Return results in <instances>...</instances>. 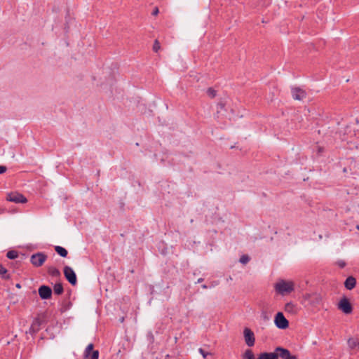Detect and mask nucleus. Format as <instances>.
Returning a JSON list of instances; mask_svg holds the SVG:
<instances>
[{
  "instance_id": "obj_1",
  "label": "nucleus",
  "mask_w": 359,
  "mask_h": 359,
  "mask_svg": "<svg viewBox=\"0 0 359 359\" xmlns=\"http://www.w3.org/2000/svg\"><path fill=\"white\" fill-rule=\"evenodd\" d=\"M276 291L281 295H285L294 290V283L280 280L275 285Z\"/></svg>"
},
{
  "instance_id": "obj_2",
  "label": "nucleus",
  "mask_w": 359,
  "mask_h": 359,
  "mask_svg": "<svg viewBox=\"0 0 359 359\" xmlns=\"http://www.w3.org/2000/svg\"><path fill=\"white\" fill-rule=\"evenodd\" d=\"M47 259V256L43 252H37L33 254L30 257L32 264L35 267L41 266Z\"/></svg>"
},
{
  "instance_id": "obj_3",
  "label": "nucleus",
  "mask_w": 359,
  "mask_h": 359,
  "mask_svg": "<svg viewBox=\"0 0 359 359\" xmlns=\"http://www.w3.org/2000/svg\"><path fill=\"white\" fill-rule=\"evenodd\" d=\"M6 200L15 203H25L27 201V198L22 194L16 191L8 193Z\"/></svg>"
},
{
  "instance_id": "obj_4",
  "label": "nucleus",
  "mask_w": 359,
  "mask_h": 359,
  "mask_svg": "<svg viewBox=\"0 0 359 359\" xmlns=\"http://www.w3.org/2000/svg\"><path fill=\"white\" fill-rule=\"evenodd\" d=\"M274 323L276 326L279 329H286L289 326L288 320L285 318L281 312L277 313L275 316Z\"/></svg>"
},
{
  "instance_id": "obj_5",
  "label": "nucleus",
  "mask_w": 359,
  "mask_h": 359,
  "mask_svg": "<svg viewBox=\"0 0 359 359\" xmlns=\"http://www.w3.org/2000/svg\"><path fill=\"white\" fill-rule=\"evenodd\" d=\"M64 275L70 284L72 285L76 284L77 280L76 273L70 266H65L64 267Z\"/></svg>"
},
{
  "instance_id": "obj_6",
  "label": "nucleus",
  "mask_w": 359,
  "mask_h": 359,
  "mask_svg": "<svg viewBox=\"0 0 359 359\" xmlns=\"http://www.w3.org/2000/svg\"><path fill=\"white\" fill-rule=\"evenodd\" d=\"M243 335L245 344L252 347L255 345V337L254 332L248 327H245L243 330Z\"/></svg>"
},
{
  "instance_id": "obj_7",
  "label": "nucleus",
  "mask_w": 359,
  "mask_h": 359,
  "mask_svg": "<svg viewBox=\"0 0 359 359\" xmlns=\"http://www.w3.org/2000/svg\"><path fill=\"white\" fill-rule=\"evenodd\" d=\"M338 308L342 311L345 314H349L352 312L353 308L348 299L346 297L342 298L339 304Z\"/></svg>"
},
{
  "instance_id": "obj_8",
  "label": "nucleus",
  "mask_w": 359,
  "mask_h": 359,
  "mask_svg": "<svg viewBox=\"0 0 359 359\" xmlns=\"http://www.w3.org/2000/svg\"><path fill=\"white\" fill-rule=\"evenodd\" d=\"M291 93L293 99L296 100H302L306 97V91L299 87L292 88Z\"/></svg>"
},
{
  "instance_id": "obj_9",
  "label": "nucleus",
  "mask_w": 359,
  "mask_h": 359,
  "mask_svg": "<svg viewBox=\"0 0 359 359\" xmlns=\"http://www.w3.org/2000/svg\"><path fill=\"white\" fill-rule=\"evenodd\" d=\"M39 294L42 299H48L51 297L52 290L49 286L41 285L39 288Z\"/></svg>"
},
{
  "instance_id": "obj_10",
  "label": "nucleus",
  "mask_w": 359,
  "mask_h": 359,
  "mask_svg": "<svg viewBox=\"0 0 359 359\" xmlns=\"http://www.w3.org/2000/svg\"><path fill=\"white\" fill-rule=\"evenodd\" d=\"M276 352L278 353V357L282 359H297L295 355H291L289 350L280 346L276 348Z\"/></svg>"
},
{
  "instance_id": "obj_11",
  "label": "nucleus",
  "mask_w": 359,
  "mask_h": 359,
  "mask_svg": "<svg viewBox=\"0 0 359 359\" xmlns=\"http://www.w3.org/2000/svg\"><path fill=\"white\" fill-rule=\"evenodd\" d=\"M356 285V279L353 276L348 277L345 282L344 286L347 290H352L355 287Z\"/></svg>"
},
{
  "instance_id": "obj_12",
  "label": "nucleus",
  "mask_w": 359,
  "mask_h": 359,
  "mask_svg": "<svg viewBox=\"0 0 359 359\" xmlns=\"http://www.w3.org/2000/svg\"><path fill=\"white\" fill-rule=\"evenodd\" d=\"M257 359H278V353H261Z\"/></svg>"
},
{
  "instance_id": "obj_13",
  "label": "nucleus",
  "mask_w": 359,
  "mask_h": 359,
  "mask_svg": "<svg viewBox=\"0 0 359 359\" xmlns=\"http://www.w3.org/2000/svg\"><path fill=\"white\" fill-rule=\"evenodd\" d=\"M309 297H310V302L313 306L318 305L322 302V297L319 294H314L310 295Z\"/></svg>"
},
{
  "instance_id": "obj_14",
  "label": "nucleus",
  "mask_w": 359,
  "mask_h": 359,
  "mask_svg": "<svg viewBox=\"0 0 359 359\" xmlns=\"http://www.w3.org/2000/svg\"><path fill=\"white\" fill-rule=\"evenodd\" d=\"M48 273L50 276L53 277H59L60 276V271L55 268V266H49L48 268Z\"/></svg>"
},
{
  "instance_id": "obj_15",
  "label": "nucleus",
  "mask_w": 359,
  "mask_h": 359,
  "mask_svg": "<svg viewBox=\"0 0 359 359\" xmlns=\"http://www.w3.org/2000/svg\"><path fill=\"white\" fill-rule=\"evenodd\" d=\"M348 344L351 349H355L359 347V341L355 338H350L348 340Z\"/></svg>"
},
{
  "instance_id": "obj_16",
  "label": "nucleus",
  "mask_w": 359,
  "mask_h": 359,
  "mask_svg": "<svg viewBox=\"0 0 359 359\" xmlns=\"http://www.w3.org/2000/svg\"><path fill=\"white\" fill-rule=\"evenodd\" d=\"M55 250L56 251V252L60 255L61 257H66L67 256V250L64 248L63 247H61V246H55Z\"/></svg>"
},
{
  "instance_id": "obj_17",
  "label": "nucleus",
  "mask_w": 359,
  "mask_h": 359,
  "mask_svg": "<svg viewBox=\"0 0 359 359\" xmlns=\"http://www.w3.org/2000/svg\"><path fill=\"white\" fill-rule=\"evenodd\" d=\"M0 276L2 279L6 280L10 278L8 270L0 264Z\"/></svg>"
},
{
  "instance_id": "obj_18",
  "label": "nucleus",
  "mask_w": 359,
  "mask_h": 359,
  "mask_svg": "<svg viewBox=\"0 0 359 359\" xmlns=\"http://www.w3.org/2000/svg\"><path fill=\"white\" fill-rule=\"evenodd\" d=\"M206 95L209 98L213 99L217 96V90L212 87L208 88L206 90Z\"/></svg>"
},
{
  "instance_id": "obj_19",
  "label": "nucleus",
  "mask_w": 359,
  "mask_h": 359,
  "mask_svg": "<svg viewBox=\"0 0 359 359\" xmlns=\"http://www.w3.org/2000/svg\"><path fill=\"white\" fill-rule=\"evenodd\" d=\"M243 359H255V355L251 349H247L242 355Z\"/></svg>"
},
{
  "instance_id": "obj_20",
  "label": "nucleus",
  "mask_w": 359,
  "mask_h": 359,
  "mask_svg": "<svg viewBox=\"0 0 359 359\" xmlns=\"http://www.w3.org/2000/svg\"><path fill=\"white\" fill-rule=\"evenodd\" d=\"M93 344H90L87 346L86 348V350L84 351V359H86L90 356V355L93 353Z\"/></svg>"
},
{
  "instance_id": "obj_21",
  "label": "nucleus",
  "mask_w": 359,
  "mask_h": 359,
  "mask_svg": "<svg viewBox=\"0 0 359 359\" xmlns=\"http://www.w3.org/2000/svg\"><path fill=\"white\" fill-rule=\"evenodd\" d=\"M53 290H54V292L56 294H61L64 290L63 286H62V283H56L54 285Z\"/></svg>"
},
{
  "instance_id": "obj_22",
  "label": "nucleus",
  "mask_w": 359,
  "mask_h": 359,
  "mask_svg": "<svg viewBox=\"0 0 359 359\" xmlns=\"http://www.w3.org/2000/svg\"><path fill=\"white\" fill-rule=\"evenodd\" d=\"M6 257L10 259H16L18 257V252L15 250H10L7 252Z\"/></svg>"
},
{
  "instance_id": "obj_23",
  "label": "nucleus",
  "mask_w": 359,
  "mask_h": 359,
  "mask_svg": "<svg viewBox=\"0 0 359 359\" xmlns=\"http://www.w3.org/2000/svg\"><path fill=\"white\" fill-rule=\"evenodd\" d=\"M215 353L212 351H206L203 349V359H214Z\"/></svg>"
},
{
  "instance_id": "obj_24",
  "label": "nucleus",
  "mask_w": 359,
  "mask_h": 359,
  "mask_svg": "<svg viewBox=\"0 0 359 359\" xmlns=\"http://www.w3.org/2000/svg\"><path fill=\"white\" fill-rule=\"evenodd\" d=\"M250 261V257L247 255H243L241 257L239 262L243 264H246Z\"/></svg>"
},
{
  "instance_id": "obj_25",
  "label": "nucleus",
  "mask_w": 359,
  "mask_h": 359,
  "mask_svg": "<svg viewBox=\"0 0 359 359\" xmlns=\"http://www.w3.org/2000/svg\"><path fill=\"white\" fill-rule=\"evenodd\" d=\"M224 109V104L222 102H219L217 105V117L218 118V114L219 113L220 110H222Z\"/></svg>"
},
{
  "instance_id": "obj_26",
  "label": "nucleus",
  "mask_w": 359,
  "mask_h": 359,
  "mask_svg": "<svg viewBox=\"0 0 359 359\" xmlns=\"http://www.w3.org/2000/svg\"><path fill=\"white\" fill-rule=\"evenodd\" d=\"M160 48H161V46H160V43H159L158 41L156 40L154 41V46H153V50L156 53L158 51Z\"/></svg>"
},
{
  "instance_id": "obj_27",
  "label": "nucleus",
  "mask_w": 359,
  "mask_h": 359,
  "mask_svg": "<svg viewBox=\"0 0 359 359\" xmlns=\"http://www.w3.org/2000/svg\"><path fill=\"white\" fill-rule=\"evenodd\" d=\"M336 264L341 269H343L344 267L346 266V264L344 260L340 259V260L337 261Z\"/></svg>"
},
{
  "instance_id": "obj_28",
  "label": "nucleus",
  "mask_w": 359,
  "mask_h": 359,
  "mask_svg": "<svg viewBox=\"0 0 359 359\" xmlns=\"http://www.w3.org/2000/svg\"><path fill=\"white\" fill-rule=\"evenodd\" d=\"M99 352L98 351H93V353L90 355V359H98Z\"/></svg>"
},
{
  "instance_id": "obj_29",
  "label": "nucleus",
  "mask_w": 359,
  "mask_h": 359,
  "mask_svg": "<svg viewBox=\"0 0 359 359\" xmlns=\"http://www.w3.org/2000/svg\"><path fill=\"white\" fill-rule=\"evenodd\" d=\"M7 170V168L4 165H0V174L4 173Z\"/></svg>"
},
{
  "instance_id": "obj_30",
  "label": "nucleus",
  "mask_w": 359,
  "mask_h": 359,
  "mask_svg": "<svg viewBox=\"0 0 359 359\" xmlns=\"http://www.w3.org/2000/svg\"><path fill=\"white\" fill-rule=\"evenodd\" d=\"M159 13V10H158V7H155L153 12H152V15H157Z\"/></svg>"
},
{
  "instance_id": "obj_31",
  "label": "nucleus",
  "mask_w": 359,
  "mask_h": 359,
  "mask_svg": "<svg viewBox=\"0 0 359 359\" xmlns=\"http://www.w3.org/2000/svg\"><path fill=\"white\" fill-rule=\"evenodd\" d=\"M293 306V304L292 303H287L286 304V309H287L288 308L289 309H291L292 307Z\"/></svg>"
},
{
  "instance_id": "obj_32",
  "label": "nucleus",
  "mask_w": 359,
  "mask_h": 359,
  "mask_svg": "<svg viewBox=\"0 0 359 359\" xmlns=\"http://www.w3.org/2000/svg\"><path fill=\"white\" fill-rule=\"evenodd\" d=\"M16 287H17L18 288H20V287H21V285H20V284L18 283V284L16 285Z\"/></svg>"
},
{
  "instance_id": "obj_33",
  "label": "nucleus",
  "mask_w": 359,
  "mask_h": 359,
  "mask_svg": "<svg viewBox=\"0 0 359 359\" xmlns=\"http://www.w3.org/2000/svg\"><path fill=\"white\" fill-rule=\"evenodd\" d=\"M198 351H199V353H200L201 354H202V348H198Z\"/></svg>"
},
{
  "instance_id": "obj_34",
  "label": "nucleus",
  "mask_w": 359,
  "mask_h": 359,
  "mask_svg": "<svg viewBox=\"0 0 359 359\" xmlns=\"http://www.w3.org/2000/svg\"><path fill=\"white\" fill-rule=\"evenodd\" d=\"M356 229H357L358 230H359V225H357V226H356Z\"/></svg>"
},
{
  "instance_id": "obj_35",
  "label": "nucleus",
  "mask_w": 359,
  "mask_h": 359,
  "mask_svg": "<svg viewBox=\"0 0 359 359\" xmlns=\"http://www.w3.org/2000/svg\"><path fill=\"white\" fill-rule=\"evenodd\" d=\"M201 280H202L201 278H199V279L198 280V282H199V283H200V282L201 281Z\"/></svg>"
}]
</instances>
